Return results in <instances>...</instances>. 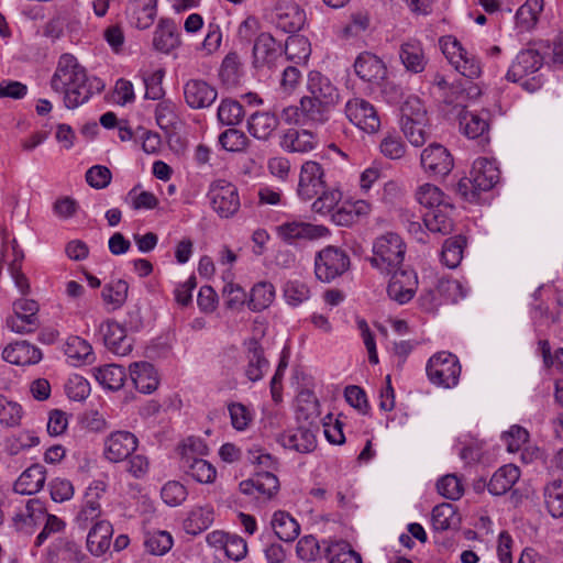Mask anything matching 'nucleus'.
<instances>
[{"label":"nucleus","mask_w":563,"mask_h":563,"mask_svg":"<svg viewBox=\"0 0 563 563\" xmlns=\"http://www.w3.org/2000/svg\"><path fill=\"white\" fill-rule=\"evenodd\" d=\"M55 92L64 93L67 109H76L86 103L93 93L104 89V82L98 77H88L84 66L71 54H63L51 79Z\"/></svg>","instance_id":"f257e3e1"},{"label":"nucleus","mask_w":563,"mask_h":563,"mask_svg":"<svg viewBox=\"0 0 563 563\" xmlns=\"http://www.w3.org/2000/svg\"><path fill=\"white\" fill-rule=\"evenodd\" d=\"M284 297L287 303L296 307L309 299L310 289L299 280H289L284 287Z\"/></svg>","instance_id":"e2e57ef3"},{"label":"nucleus","mask_w":563,"mask_h":563,"mask_svg":"<svg viewBox=\"0 0 563 563\" xmlns=\"http://www.w3.org/2000/svg\"><path fill=\"white\" fill-rule=\"evenodd\" d=\"M306 14L297 4L286 8V12L278 15L277 25L287 33L298 32L305 24Z\"/></svg>","instance_id":"5fc2aeb1"},{"label":"nucleus","mask_w":563,"mask_h":563,"mask_svg":"<svg viewBox=\"0 0 563 563\" xmlns=\"http://www.w3.org/2000/svg\"><path fill=\"white\" fill-rule=\"evenodd\" d=\"M46 481V468L36 463L26 468L14 483V492L21 495H33L40 492Z\"/></svg>","instance_id":"a878e982"},{"label":"nucleus","mask_w":563,"mask_h":563,"mask_svg":"<svg viewBox=\"0 0 563 563\" xmlns=\"http://www.w3.org/2000/svg\"><path fill=\"white\" fill-rule=\"evenodd\" d=\"M432 526L437 531L457 528L461 522L456 508L450 503L437 505L432 510Z\"/></svg>","instance_id":"c9c22d12"},{"label":"nucleus","mask_w":563,"mask_h":563,"mask_svg":"<svg viewBox=\"0 0 563 563\" xmlns=\"http://www.w3.org/2000/svg\"><path fill=\"white\" fill-rule=\"evenodd\" d=\"M437 489L444 498L457 500L463 495L464 488L460 478L454 474L442 476L437 482Z\"/></svg>","instance_id":"052dcab7"},{"label":"nucleus","mask_w":563,"mask_h":563,"mask_svg":"<svg viewBox=\"0 0 563 563\" xmlns=\"http://www.w3.org/2000/svg\"><path fill=\"white\" fill-rule=\"evenodd\" d=\"M23 416L24 410L19 402L0 395V427L5 429L18 428Z\"/></svg>","instance_id":"c03bdc74"},{"label":"nucleus","mask_w":563,"mask_h":563,"mask_svg":"<svg viewBox=\"0 0 563 563\" xmlns=\"http://www.w3.org/2000/svg\"><path fill=\"white\" fill-rule=\"evenodd\" d=\"M284 52L288 60L306 63L311 54V45L306 36L292 34L286 40Z\"/></svg>","instance_id":"79ce46f5"},{"label":"nucleus","mask_w":563,"mask_h":563,"mask_svg":"<svg viewBox=\"0 0 563 563\" xmlns=\"http://www.w3.org/2000/svg\"><path fill=\"white\" fill-rule=\"evenodd\" d=\"M137 438L129 431H115L104 441V457L111 463H119L129 459L136 450Z\"/></svg>","instance_id":"f8f14e48"},{"label":"nucleus","mask_w":563,"mask_h":563,"mask_svg":"<svg viewBox=\"0 0 563 563\" xmlns=\"http://www.w3.org/2000/svg\"><path fill=\"white\" fill-rule=\"evenodd\" d=\"M345 113L349 120L367 133H374L379 129L380 121L375 108L364 99H352L345 104Z\"/></svg>","instance_id":"9b49d317"},{"label":"nucleus","mask_w":563,"mask_h":563,"mask_svg":"<svg viewBox=\"0 0 563 563\" xmlns=\"http://www.w3.org/2000/svg\"><path fill=\"white\" fill-rule=\"evenodd\" d=\"M279 236L287 243L296 240L313 241L330 234L327 227L308 222H286L277 228Z\"/></svg>","instance_id":"2eb2a0df"},{"label":"nucleus","mask_w":563,"mask_h":563,"mask_svg":"<svg viewBox=\"0 0 563 563\" xmlns=\"http://www.w3.org/2000/svg\"><path fill=\"white\" fill-rule=\"evenodd\" d=\"M353 66L357 77L366 82L379 84L387 74L385 63L371 52L361 53Z\"/></svg>","instance_id":"f3484780"},{"label":"nucleus","mask_w":563,"mask_h":563,"mask_svg":"<svg viewBox=\"0 0 563 563\" xmlns=\"http://www.w3.org/2000/svg\"><path fill=\"white\" fill-rule=\"evenodd\" d=\"M316 431L298 426L294 430H288L277 437V442L285 449H290L299 453H310L317 448Z\"/></svg>","instance_id":"aec40b11"},{"label":"nucleus","mask_w":563,"mask_h":563,"mask_svg":"<svg viewBox=\"0 0 563 563\" xmlns=\"http://www.w3.org/2000/svg\"><path fill=\"white\" fill-rule=\"evenodd\" d=\"M180 44L177 26L170 19H162L154 32L153 45L156 51L168 54Z\"/></svg>","instance_id":"c756f323"},{"label":"nucleus","mask_w":563,"mask_h":563,"mask_svg":"<svg viewBox=\"0 0 563 563\" xmlns=\"http://www.w3.org/2000/svg\"><path fill=\"white\" fill-rule=\"evenodd\" d=\"M543 9V0H527L516 13V27L521 32L529 31L538 22L539 14Z\"/></svg>","instance_id":"4c0bfd02"},{"label":"nucleus","mask_w":563,"mask_h":563,"mask_svg":"<svg viewBox=\"0 0 563 563\" xmlns=\"http://www.w3.org/2000/svg\"><path fill=\"white\" fill-rule=\"evenodd\" d=\"M208 198L213 211L222 219L232 218L241 207L238 187L223 179L210 185Z\"/></svg>","instance_id":"39448f33"},{"label":"nucleus","mask_w":563,"mask_h":563,"mask_svg":"<svg viewBox=\"0 0 563 563\" xmlns=\"http://www.w3.org/2000/svg\"><path fill=\"white\" fill-rule=\"evenodd\" d=\"M2 358L14 365L36 364L42 360V352L27 341H16L7 345L2 352Z\"/></svg>","instance_id":"5701e85b"},{"label":"nucleus","mask_w":563,"mask_h":563,"mask_svg":"<svg viewBox=\"0 0 563 563\" xmlns=\"http://www.w3.org/2000/svg\"><path fill=\"white\" fill-rule=\"evenodd\" d=\"M113 528L109 521H98L87 536V549L95 555L100 556L110 548Z\"/></svg>","instance_id":"7c9ffc66"},{"label":"nucleus","mask_w":563,"mask_h":563,"mask_svg":"<svg viewBox=\"0 0 563 563\" xmlns=\"http://www.w3.org/2000/svg\"><path fill=\"white\" fill-rule=\"evenodd\" d=\"M454 206L451 201L445 202L439 208L427 210L423 214V222L428 230L443 235L450 234L453 231L454 223L451 217Z\"/></svg>","instance_id":"b1692460"},{"label":"nucleus","mask_w":563,"mask_h":563,"mask_svg":"<svg viewBox=\"0 0 563 563\" xmlns=\"http://www.w3.org/2000/svg\"><path fill=\"white\" fill-rule=\"evenodd\" d=\"M130 377L134 387L143 393L151 394L158 386V377L154 366L148 362H135L130 365Z\"/></svg>","instance_id":"cd10ccee"},{"label":"nucleus","mask_w":563,"mask_h":563,"mask_svg":"<svg viewBox=\"0 0 563 563\" xmlns=\"http://www.w3.org/2000/svg\"><path fill=\"white\" fill-rule=\"evenodd\" d=\"M38 444L40 438L32 431H23L18 435L13 434L5 439V448L11 455H15L22 450H26Z\"/></svg>","instance_id":"bf43d9fd"},{"label":"nucleus","mask_w":563,"mask_h":563,"mask_svg":"<svg viewBox=\"0 0 563 563\" xmlns=\"http://www.w3.org/2000/svg\"><path fill=\"white\" fill-rule=\"evenodd\" d=\"M184 98L192 110L208 109L216 102L218 90L203 79H189L184 85Z\"/></svg>","instance_id":"9d476101"},{"label":"nucleus","mask_w":563,"mask_h":563,"mask_svg":"<svg viewBox=\"0 0 563 563\" xmlns=\"http://www.w3.org/2000/svg\"><path fill=\"white\" fill-rule=\"evenodd\" d=\"M244 115L243 106L231 98L222 99L217 111L218 120L223 125H238Z\"/></svg>","instance_id":"de8ad7c7"},{"label":"nucleus","mask_w":563,"mask_h":563,"mask_svg":"<svg viewBox=\"0 0 563 563\" xmlns=\"http://www.w3.org/2000/svg\"><path fill=\"white\" fill-rule=\"evenodd\" d=\"M349 254L333 245L323 247L314 257V274L322 283H331L350 269Z\"/></svg>","instance_id":"20e7f679"},{"label":"nucleus","mask_w":563,"mask_h":563,"mask_svg":"<svg viewBox=\"0 0 563 563\" xmlns=\"http://www.w3.org/2000/svg\"><path fill=\"white\" fill-rule=\"evenodd\" d=\"M332 107L324 104L322 101H314L308 97L300 99V113L302 114V123L323 124L329 120Z\"/></svg>","instance_id":"f704fd0d"},{"label":"nucleus","mask_w":563,"mask_h":563,"mask_svg":"<svg viewBox=\"0 0 563 563\" xmlns=\"http://www.w3.org/2000/svg\"><path fill=\"white\" fill-rule=\"evenodd\" d=\"M528 431L520 426H512L508 431H505L500 440L506 445V450L510 453L518 452L522 444L528 441Z\"/></svg>","instance_id":"0e129e2a"},{"label":"nucleus","mask_w":563,"mask_h":563,"mask_svg":"<svg viewBox=\"0 0 563 563\" xmlns=\"http://www.w3.org/2000/svg\"><path fill=\"white\" fill-rule=\"evenodd\" d=\"M274 297V286L267 282H260L251 289L247 307L253 311H262L273 302Z\"/></svg>","instance_id":"a18cd8bd"},{"label":"nucleus","mask_w":563,"mask_h":563,"mask_svg":"<svg viewBox=\"0 0 563 563\" xmlns=\"http://www.w3.org/2000/svg\"><path fill=\"white\" fill-rule=\"evenodd\" d=\"M241 59L236 52H230L223 59L220 77L225 82L234 84L241 75Z\"/></svg>","instance_id":"338daca9"},{"label":"nucleus","mask_w":563,"mask_h":563,"mask_svg":"<svg viewBox=\"0 0 563 563\" xmlns=\"http://www.w3.org/2000/svg\"><path fill=\"white\" fill-rule=\"evenodd\" d=\"M219 143L229 152H243L250 144L249 137L238 129H228L219 135Z\"/></svg>","instance_id":"6e6d98bb"},{"label":"nucleus","mask_w":563,"mask_h":563,"mask_svg":"<svg viewBox=\"0 0 563 563\" xmlns=\"http://www.w3.org/2000/svg\"><path fill=\"white\" fill-rule=\"evenodd\" d=\"M329 563H363L358 552L344 540L333 541L325 549Z\"/></svg>","instance_id":"58836bf2"},{"label":"nucleus","mask_w":563,"mask_h":563,"mask_svg":"<svg viewBox=\"0 0 563 563\" xmlns=\"http://www.w3.org/2000/svg\"><path fill=\"white\" fill-rule=\"evenodd\" d=\"M307 90L309 92L308 98L322 101L330 107H334L339 101L340 96L336 87L319 71L309 73Z\"/></svg>","instance_id":"6ab92c4d"},{"label":"nucleus","mask_w":563,"mask_h":563,"mask_svg":"<svg viewBox=\"0 0 563 563\" xmlns=\"http://www.w3.org/2000/svg\"><path fill=\"white\" fill-rule=\"evenodd\" d=\"M420 165L429 177H445L454 167V158L444 145L433 142L422 150Z\"/></svg>","instance_id":"6e6552de"},{"label":"nucleus","mask_w":563,"mask_h":563,"mask_svg":"<svg viewBox=\"0 0 563 563\" xmlns=\"http://www.w3.org/2000/svg\"><path fill=\"white\" fill-rule=\"evenodd\" d=\"M400 111V123L405 121H415L428 118L424 104L416 96H409L402 103Z\"/></svg>","instance_id":"69168bd1"},{"label":"nucleus","mask_w":563,"mask_h":563,"mask_svg":"<svg viewBox=\"0 0 563 563\" xmlns=\"http://www.w3.org/2000/svg\"><path fill=\"white\" fill-rule=\"evenodd\" d=\"M550 43L540 41L538 48L522 49L516 57L510 68L507 71L506 78L510 81L518 82L525 77L538 71L544 60V56L549 54Z\"/></svg>","instance_id":"423d86ee"},{"label":"nucleus","mask_w":563,"mask_h":563,"mask_svg":"<svg viewBox=\"0 0 563 563\" xmlns=\"http://www.w3.org/2000/svg\"><path fill=\"white\" fill-rule=\"evenodd\" d=\"M399 57L407 70L421 73L426 67L423 49L417 42H408L401 45Z\"/></svg>","instance_id":"ea45409f"},{"label":"nucleus","mask_w":563,"mask_h":563,"mask_svg":"<svg viewBox=\"0 0 563 563\" xmlns=\"http://www.w3.org/2000/svg\"><path fill=\"white\" fill-rule=\"evenodd\" d=\"M162 499L168 506L175 507L181 505L187 496V488L176 481L166 483L161 490Z\"/></svg>","instance_id":"680f3d73"},{"label":"nucleus","mask_w":563,"mask_h":563,"mask_svg":"<svg viewBox=\"0 0 563 563\" xmlns=\"http://www.w3.org/2000/svg\"><path fill=\"white\" fill-rule=\"evenodd\" d=\"M416 196L419 203L424 206L428 210L439 208L450 201L445 194L432 184L420 186Z\"/></svg>","instance_id":"864d4df0"},{"label":"nucleus","mask_w":563,"mask_h":563,"mask_svg":"<svg viewBox=\"0 0 563 563\" xmlns=\"http://www.w3.org/2000/svg\"><path fill=\"white\" fill-rule=\"evenodd\" d=\"M180 467L187 475L201 484H210L217 476V470L211 463L189 454L180 457Z\"/></svg>","instance_id":"c85d7f7f"},{"label":"nucleus","mask_w":563,"mask_h":563,"mask_svg":"<svg viewBox=\"0 0 563 563\" xmlns=\"http://www.w3.org/2000/svg\"><path fill=\"white\" fill-rule=\"evenodd\" d=\"M319 410L318 400L310 393L301 394L298 398L296 409V420L298 426L319 431L318 423Z\"/></svg>","instance_id":"2f4dec72"},{"label":"nucleus","mask_w":563,"mask_h":563,"mask_svg":"<svg viewBox=\"0 0 563 563\" xmlns=\"http://www.w3.org/2000/svg\"><path fill=\"white\" fill-rule=\"evenodd\" d=\"M173 538L167 531H156L148 534L144 541L146 551L152 555H164L173 547Z\"/></svg>","instance_id":"4d7b16f0"},{"label":"nucleus","mask_w":563,"mask_h":563,"mask_svg":"<svg viewBox=\"0 0 563 563\" xmlns=\"http://www.w3.org/2000/svg\"><path fill=\"white\" fill-rule=\"evenodd\" d=\"M465 246L466 239L462 235L446 239L441 252L442 263L449 268L457 267L463 258Z\"/></svg>","instance_id":"37998d69"},{"label":"nucleus","mask_w":563,"mask_h":563,"mask_svg":"<svg viewBox=\"0 0 563 563\" xmlns=\"http://www.w3.org/2000/svg\"><path fill=\"white\" fill-rule=\"evenodd\" d=\"M125 14L131 25L140 30L148 29L157 14V0H129Z\"/></svg>","instance_id":"4be33fe9"},{"label":"nucleus","mask_w":563,"mask_h":563,"mask_svg":"<svg viewBox=\"0 0 563 563\" xmlns=\"http://www.w3.org/2000/svg\"><path fill=\"white\" fill-rule=\"evenodd\" d=\"M387 287L389 298L399 305L409 302L417 290L418 277L413 269H394Z\"/></svg>","instance_id":"1a4fd4ad"},{"label":"nucleus","mask_w":563,"mask_h":563,"mask_svg":"<svg viewBox=\"0 0 563 563\" xmlns=\"http://www.w3.org/2000/svg\"><path fill=\"white\" fill-rule=\"evenodd\" d=\"M213 522V509L209 506L194 509L184 521L188 534L197 536L207 530Z\"/></svg>","instance_id":"a19ab883"},{"label":"nucleus","mask_w":563,"mask_h":563,"mask_svg":"<svg viewBox=\"0 0 563 563\" xmlns=\"http://www.w3.org/2000/svg\"><path fill=\"white\" fill-rule=\"evenodd\" d=\"M271 523L275 536L284 542H292L300 533L299 523L286 511L277 510Z\"/></svg>","instance_id":"72a5a7b5"},{"label":"nucleus","mask_w":563,"mask_h":563,"mask_svg":"<svg viewBox=\"0 0 563 563\" xmlns=\"http://www.w3.org/2000/svg\"><path fill=\"white\" fill-rule=\"evenodd\" d=\"M244 495H254L264 500L272 499L279 490L278 477L272 472H256L252 478L242 481L239 485Z\"/></svg>","instance_id":"4468645a"},{"label":"nucleus","mask_w":563,"mask_h":563,"mask_svg":"<svg viewBox=\"0 0 563 563\" xmlns=\"http://www.w3.org/2000/svg\"><path fill=\"white\" fill-rule=\"evenodd\" d=\"M278 124L279 119L275 113L255 111L247 119V131L253 137L266 141L278 128Z\"/></svg>","instance_id":"bb28decb"},{"label":"nucleus","mask_w":563,"mask_h":563,"mask_svg":"<svg viewBox=\"0 0 563 563\" xmlns=\"http://www.w3.org/2000/svg\"><path fill=\"white\" fill-rule=\"evenodd\" d=\"M324 188V172L321 165L314 161L303 163L299 176L298 195L305 200H310Z\"/></svg>","instance_id":"ddd939ff"},{"label":"nucleus","mask_w":563,"mask_h":563,"mask_svg":"<svg viewBox=\"0 0 563 563\" xmlns=\"http://www.w3.org/2000/svg\"><path fill=\"white\" fill-rule=\"evenodd\" d=\"M282 54V45L269 33H260L252 49L253 66L260 68L273 65Z\"/></svg>","instance_id":"a211bd4d"},{"label":"nucleus","mask_w":563,"mask_h":563,"mask_svg":"<svg viewBox=\"0 0 563 563\" xmlns=\"http://www.w3.org/2000/svg\"><path fill=\"white\" fill-rule=\"evenodd\" d=\"M129 284L124 279L112 280L104 285L101 297L113 309L120 308L128 298Z\"/></svg>","instance_id":"3c124183"},{"label":"nucleus","mask_w":563,"mask_h":563,"mask_svg":"<svg viewBox=\"0 0 563 563\" xmlns=\"http://www.w3.org/2000/svg\"><path fill=\"white\" fill-rule=\"evenodd\" d=\"M52 551L64 554V560L75 563H82L87 556L74 540L68 538H58L52 545Z\"/></svg>","instance_id":"13d9d810"},{"label":"nucleus","mask_w":563,"mask_h":563,"mask_svg":"<svg viewBox=\"0 0 563 563\" xmlns=\"http://www.w3.org/2000/svg\"><path fill=\"white\" fill-rule=\"evenodd\" d=\"M428 118L415 120V121H405L401 122V131L406 139L416 147L422 146L428 139L430 137V133L427 130L428 126Z\"/></svg>","instance_id":"8fccbe9b"},{"label":"nucleus","mask_w":563,"mask_h":563,"mask_svg":"<svg viewBox=\"0 0 563 563\" xmlns=\"http://www.w3.org/2000/svg\"><path fill=\"white\" fill-rule=\"evenodd\" d=\"M429 379L439 386L446 388L457 384L461 374V365L455 355L449 352H440L433 355L427 364Z\"/></svg>","instance_id":"0eeeda50"},{"label":"nucleus","mask_w":563,"mask_h":563,"mask_svg":"<svg viewBox=\"0 0 563 563\" xmlns=\"http://www.w3.org/2000/svg\"><path fill=\"white\" fill-rule=\"evenodd\" d=\"M93 375L100 385L110 390H119L126 378L124 367L115 364L95 368Z\"/></svg>","instance_id":"e433bc0d"},{"label":"nucleus","mask_w":563,"mask_h":563,"mask_svg":"<svg viewBox=\"0 0 563 563\" xmlns=\"http://www.w3.org/2000/svg\"><path fill=\"white\" fill-rule=\"evenodd\" d=\"M316 144L314 134L308 130L289 129L280 141V146L290 153L310 152L316 147Z\"/></svg>","instance_id":"473e14b6"},{"label":"nucleus","mask_w":563,"mask_h":563,"mask_svg":"<svg viewBox=\"0 0 563 563\" xmlns=\"http://www.w3.org/2000/svg\"><path fill=\"white\" fill-rule=\"evenodd\" d=\"M64 353L67 357L77 362L90 363L93 360L92 347L89 342L77 335H71L66 340Z\"/></svg>","instance_id":"49530a36"},{"label":"nucleus","mask_w":563,"mask_h":563,"mask_svg":"<svg viewBox=\"0 0 563 563\" xmlns=\"http://www.w3.org/2000/svg\"><path fill=\"white\" fill-rule=\"evenodd\" d=\"M382 154L389 159H399L406 153V145L401 137L395 134H387L379 144Z\"/></svg>","instance_id":"774afa93"},{"label":"nucleus","mask_w":563,"mask_h":563,"mask_svg":"<svg viewBox=\"0 0 563 563\" xmlns=\"http://www.w3.org/2000/svg\"><path fill=\"white\" fill-rule=\"evenodd\" d=\"M405 254L406 244L401 236L394 232H387L375 239L369 263L380 272L390 274L401 266Z\"/></svg>","instance_id":"7ed1b4c3"},{"label":"nucleus","mask_w":563,"mask_h":563,"mask_svg":"<svg viewBox=\"0 0 563 563\" xmlns=\"http://www.w3.org/2000/svg\"><path fill=\"white\" fill-rule=\"evenodd\" d=\"M489 118L488 110L474 113L462 110L459 113L460 126L470 139H481L485 144L489 143Z\"/></svg>","instance_id":"412c9836"},{"label":"nucleus","mask_w":563,"mask_h":563,"mask_svg":"<svg viewBox=\"0 0 563 563\" xmlns=\"http://www.w3.org/2000/svg\"><path fill=\"white\" fill-rule=\"evenodd\" d=\"M544 501L553 518L563 516V483L554 481L544 488Z\"/></svg>","instance_id":"603ef678"},{"label":"nucleus","mask_w":563,"mask_h":563,"mask_svg":"<svg viewBox=\"0 0 563 563\" xmlns=\"http://www.w3.org/2000/svg\"><path fill=\"white\" fill-rule=\"evenodd\" d=\"M520 477V470L515 464H506L495 471V496L509 492Z\"/></svg>","instance_id":"09e8293b"},{"label":"nucleus","mask_w":563,"mask_h":563,"mask_svg":"<svg viewBox=\"0 0 563 563\" xmlns=\"http://www.w3.org/2000/svg\"><path fill=\"white\" fill-rule=\"evenodd\" d=\"M493 190V161L488 157H478L474 161L468 177L461 178L455 191L468 202H488Z\"/></svg>","instance_id":"f03ea898"},{"label":"nucleus","mask_w":563,"mask_h":563,"mask_svg":"<svg viewBox=\"0 0 563 563\" xmlns=\"http://www.w3.org/2000/svg\"><path fill=\"white\" fill-rule=\"evenodd\" d=\"M245 344L247 349L245 375L251 382H257L263 378L264 373L269 366V362L264 356V349L258 340L252 338Z\"/></svg>","instance_id":"393cba45"},{"label":"nucleus","mask_w":563,"mask_h":563,"mask_svg":"<svg viewBox=\"0 0 563 563\" xmlns=\"http://www.w3.org/2000/svg\"><path fill=\"white\" fill-rule=\"evenodd\" d=\"M103 343L117 355L124 356L132 351V340L126 335V329L114 320H107L99 327Z\"/></svg>","instance_id":"dca6fc26"}]
</instances>
